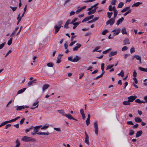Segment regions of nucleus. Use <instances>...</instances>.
I'll use <instances>...</instances> for the list:
<instances>
[{"instance_id":"f8f14e48","label":"nucleus","mask_w":147,"mask_h":147,"mask_svg":"<svg viewBox=\"0 0 147 147\" xmlns=\"http://www.w3.org/2000/svg\"><path fill=\"white\" fill-rule=\"evenodd\" d=\"M60 28L61 27L55 25L54 26V28L55 29V32H54L55 34H56L57 33L60 29Z\"/></svg>"},{"instance_id":"7c9ffc66","label":"nucleus","mask_w":147,"mask_h":147,"mask_svg":"<svg viewBox=\"0 0 147 147\" xmlns=\"http://www.w3.org/2000/svg\"><path fill=\"white\" fill-rule=\"evenodd\" d=\"M105 68V64L104 63H102L101 64V69L102 71V73L103 74H104L105 72L104 71V70Z\"/></svg>"},{"instance_id":"5701e85b","label":"nucleus","mask_w":147,"mask_h":147,"mask_svg":"<svg viewBox=\"0 0 147 147\" xmlns=\"http://www.w3.org/2000/svg\"><path fill=\"white\" fill-rule=\"evenodd\" d=\"M63 21L61 20L58 22L57 24H56L55 25L61 28V25L63 24Z\"/></svg>"},{"instance_id":"603ef678","label":"nucleus","mask_w":147,"mask_h":147,"mask_svg":"<svg viewBox=\"0 0 147 147\" xmlns=\"http://www.w3.org/2000/svg\"><path fill=\"white\" fill-rule=\"evenodd\" d=\"M100 48V46H98L95 48L93 50L92 52H94L95 51H96L98 50V49H99Z\"/></svg>"},{"instance_id":"6e6552de","label":"nucleus","mask_w":147,"mask_h":147,"mask_svg":"<svg viewBox=\"0 0 147 147\" xmlns=\"http://www.w3.org/2000/svg\"><path fill=\"white\" fill-rule=\"evenodd\" d=\"M81 59V57L78 55H76L73 59V62H77Z\"/></svg>"},{"instance_id":"72a5a7b5","label":"nucleus","mask_w":147,"mask_h":147,"mask_svg":"<svg viewBox=\"0 0 147 147\" xmlns=\"http://www.w3.org/2000/svg\"><path fill=\"white\" fill-rule=\"evenodd\" d=\"M123 104L125 105H128L130 104V103L128 100L127 101H124L123 102Z\"/></svg>"},{"instance_id":"9b49d317","label":"nucleus","mask_w":147,"mask_h":147,"mask_svg":"<svg viewBox=\"0 0 147 147\" xmlns=\"http://www.w3.org/2000/svg\"><path fill=\"white\" fill-rule=\"evenodd\" d=\"M49 85L48 84H47L44 85L43 86L42 88L43 92H44L49 87Z\"/></svg>"},{"instance_id":"4468645a","label":"nucleus","mask_w":147,"mask_h":147,"mask_svg":"<svg viewBox=\"0 0 147 147\" xmlns=\"http://www.w3.org/2000/svg\"><path fill=\"white\" fill-rule=\"evenodd\" d=\"M97 8V7H95L93 9L89 11L88 13V15H90L91 14H93L95 12Z\"/></svg>"},{"instance_id":"09e8293b","label":"nucleus","mask_w":147,"mask_h":147,"mask_svg":"<svg viewBox=\"0 0 147 147\" xmlns=\"http://www.w3.org/2000/svg\"><path fill=\"white\" fill-rule=\"evenodd\" d=\"M111 50V49H109L102 52L103 54H106L108 53Z\"/></svg>"},{"instance_id":"423d86ee","label":"nucleus","mask_w":147,"mask_h":147,"mask_svg":"<svg viewBox=\"0 0 147 147\" xmlns=\"http://www.w3.org/2000/svg\"><path fill=\"white\" fill-rule=\"evenodd\" d=\"M135 58H136L137 60H139L140 63H141V57L137 55H134L132 57V60H133Z\"/></svg>"},{"instance_id":"4c0bfd02","label":"nucleus","mask_w":147,"mask_h":147,"mask_svg":"<svg viewBox=\"0 0 147 147\" xmlns=\"http://www.w3.org/2000/svg\"><path fill=\"white\" fill-rule=\"evenodd\" d=\"M119 76H121L123 77L124 75V72L123 70H122L121 72L118 74Z\"/></svg>"},{"instance_id":"0e129e2a","label":"nucleus","mask_w":147,"mask_h":147,"mask_svg":"<svg viewBox=\"0 0 147 147\" xmlns=\"http://www.w3.org/2000/svg\"><path fill=\"white\" fill-rule=\"evenodd\" d=\"M80 113L82 115H85L84 112V111L83 109H81L80 110Z\"/></svg>"},{"instance_id":"0eeeda50","label":"nucleus","mask_w":147,"mask_h":147,"mask_svg":"<svg viewBox=\"0 0 147 147\" xmlns=\"http://www.w3.org/2000/svg\"><path fill=\"white\" fill-rule=\"evenodd\" d=\"M66 117H67L69 119H73L74 120L77 121V120L76 119L74 118L72 116L69 114H66L65 115V116Z\"/></svg>"},{"instance_id":"f257e3e1","label":"nucleus","mask_w":147,"mask_h":147,"mask_svg":"<svg viewBox=\"0 0 147 147\" xmlns=\"http://www.w3.org/2000/svg\"><path fill=\"white\" fill-rule=\"evenodd\" d=\"M22 140L25 142H35L36 139L34 138L25 136L22 139Z\"/></svg>"},{"instance_id":"393cba45","label":"nucleus","mask_w":147,"mask_h":147,"mask_svg":"<svg viewBox=\"0 0 147 147\" xmlns=\"http://www.w3.org/2000/svg\"><path fill=\"white\" fill-rule=\"evenodd\" d=\"M142 2H138L132 5V7H138L140 5L142 4Z\"/></svg>"},{"instance_id":"f3484780","label":"nucleus","mask_w":147,"mask_h":147,"mask_svg":"<svg viewBox=\"0 0 147 147\" xmlns=\"http://www.w3.org/2000/svg\"><path fill=\"white\" fill-rule=\"evenodd\" d=\"M124 45L129 44V40L128 38H126L125 39L123 40Z\"/></svg>"},{"instance_id":"a211bd4d","label":"nucleus","mask_w":147,"mask_h":147,"mask_svg":"<svg viewBox=\"0 0 147 147\" xmlns=\"http://www.w3.org/2000/svg\"><path fill=\"white\" fill-rule=\"evenodd\" d=\"M135 121L137 123H140L142 122L141 119L139 117H136L134 119Z\"/></svg>"},{"instance_id":"69168bd1","label":"nucleus","mask_w":147,"mask_h":147,"mask_svg":"<svg viewBox=\"0 0 147 147\" xmlns=\"http://www.w3.org/2000/svg\"><path fill=\"white\" fill-rule=\"evenodd\" d=\"M68 60L69 61H71L73 62V57L71 56L70 57H69L68 58Z\"/></svg>"},{"instance_id":"aec40b11","label":"nucleus","mask_w":147,"mask_h":147,"mask_svg":"<svg viewBox=\"0 0 147 147\" xmlns=\"http://www.w3.org/2000/svg\"><path fill=\"white\" fill-rule=\"evenodd\" d=\"M37 134L39 135H48L49 134V132H38Z\"/></svg>"},{"instance_id":"e433bc0d","label":"nucleus","mask_w":147,"mask_h":147,"mask_svg":"<svg viewBox=\"0 0 147 147\" xmlns=\"http://www.w3.org/2000/svg\"><path fill=\"white\" fill-rule=\"evenodd\" d=\"M114 65H109L107 66L106 67V70L109 69H111L113 66Z\"/></svg>"},{"instance_id":"37998d69","label":"nucleus","mask_w":147,"mask_h":147,"mask_svg":"<svg viewBox=\"0 0 147 147\" xmlns=\"http://www.w3.org/2000/svg\"><path fill=\"white\" fill-rule=\"evenodd\" d=\"M89 18H88V17H87L85 18L82 22H84L86 21H87L89 20Z\"/></svg>"},{"instance_id":"39448f33","label":"nucleus","mask_w":147,"mask_h":147,"mask_svg":"<svg viewBox=\"0 0 147 147\" xmlns=\"http://www.w3.org/2000/svg\"><path fill=\"white\" fill-rule=\"evenodd\" d=\"M136 98L137 96H131L128 97V101L130 102H132L134 101Z\"/></svg>"},{"instance_id":"6ab92c4d","label":"nucleus","mask_w":147,"mask_h":147,"mask_svg":"<svg viewBox=\"0 0 147 147\" xmlns=\"http://www.w3.org/2000/svg\"><path fill=\"white\" fill-rule=\"evenodd\" d=\"M130 6H129L127 7H126L124 8L121 11V12L122 13H123V12L126 11H127L128 10H129V9H130Z\"/></svg>"},{"instance_id":"dca6fc26","label":"nucleus","mask_w":147,"mask_h":147,"mask_svg":"<svg viewBox=\"0 0 147 147\" xmlns=\"http://www.w3.org/2000/svg\"><path fill=\"white\" fill-rule=\"evenodd\" d=\"M142 134V130L138 131L137 132L136 137V138H138L141 136Z\"/></svg>"},{"instance_id":"774afa93","label":"nucleus","mask_w":147,"mask_h":147,"mask_svg":"<svg viewBox=\"0 0 147 147\" xmlns=\"http://www.w3.org/2000/svg\"><path fill=\"white\" fill-rule=\"evenodd\" d=\"M112 6L111 5H110L109 6V10L110 11H113V9Z\"/></svg>"},{"instance_id":"680f3d73","label":"nucleus","mask_w":147,"mask_h":147,"mask_svg":"<svg viewBox=\"0 0 147 147\" xmlns=\"http://www.w3.org/2000/svg\"><path fill=\"white\" fill-rule=\"evenodd\" d=\"M128 125H133L134 123L131 121H128L127 123Z\"/></svg>"},{"instance_id":"20e7f679","label":"nucleus","mask_w":147,"mask_h":147,"mask_svg":"<svg viewBox=\"0 0 147 147\" xmlns=\"http://www.w3.org/2000/svg\"><path fill=\"white\" fill-rule=\"evenodd\" d=\"M121 29L120 28H118L116 30H114L111 32H114L113 33V36L118 35L120 33Z\"/></svg>"},{"instance_id":"c756f323","label":"nucleus","mask_w":147,"mask_h":147,"mask_svg":"<svg viewBox=\"0 0 147 147\" xmlns=\"http://www.w3.org/2000/svg\"><path fill=\"white\" fill-rule=\"evenodd\" d=\"M89 136L85 137V141H84L88 145L89 144Z\"/></svg>"},{"instance_id":"338daca9","label":"nucleus","mask_w":147,"mask_h":147,"mask_svg":"<svg viewBox=\"0 0 147 147\" xmlns=\"http://www.w3.org/2000/svg\"><path fill=\"white\" fill-rule=\"evenodd\" d=\"M139 125L138 123L136 124V125H133L132 127L133 128H136Z\"/></svg>"},{"instance_id":"c85d7f7f","label":"nucleus","mask_w":147,"mask_h":147,"mask_svg":"<svg viewBox=\"0 0 147 147\" xmlns=\"http://www.w3.org/2000/svg\"><path fill=\"white\" fill-rule=\"evenodd\" d=\"M121 32L123 34H127L126 31V29L125 28H124L122 29Z\"/></svg>"},{"instance_id":"c03bdc74","label":"nucleus","mask_w":147,"mask_h":147,"mask_svg":"<svg viewBox=\"0 0 147 147\" xmlns=\"http://www.w3.org/2000/svg\"><path fill=\"white\" fill-rule=\"evenodd\" d=\"M108 32V31L107 30H105L102 32V34L103 35H105Z\"/></svg>"},{"instance_id":"13d9d810","label":"nucleus","mask_w":147,"mask_h":147,"mask_svg":"<svg viewBox=\"0 0 147 147\" xmlns=\"http://www.w3.org/2000/svg\"><path fill=\"white\" fill-rule=\"evenodd\" d=\"M20 13H19L18 16L17 18V19L18 20H20V21L22 19V18H21V17H20Z\"/></svg>"},{"instance_id":"c9c22d12","label":"nucleus","mask_w":147,"mask_h":147,"mask_svg":"<svg viewBox=\"0 0 147 147\" xmlns=\"http://www.w3.org/2000/svg\"><path fill=\"white\" fill-rule=\"evenodd\" d=\"M113 12H108L107 13V17L109 18H111V16H112L113 14Z\"/></svg>"},{"instance_id":"864d4df0","label":"nucleus","mask_w":147,"mask_h":147,"mask_svg":"<svg viewBox=\"0 0 147 147\" xmlns=\"http://www.w3.org/2000/svg\"><path fill=\"white\" fill-rule=\"evenodd\" d=\"M135 52V49L133 47H132L130 49V53H132L133 52Z\"/></svg>"},{"instance_id":"a18cd8bd","label":"nucleus","mask_w":147,"mask_h":147,"mask_svg":"<svg viewBox=\"0 0 147 147\" xmlns=\"http://www.w3.org/2000/svg\"><path fill=\"white\" fill-rule=\"evenodd\" d=\"M47 65L49 67H52L53 66V64L52 63L49 62L47 63Z\"/></svg>"},{"instance_id":"473e14b6","label":"nucleus","mask_w":147,"mask_h":147,"mask_svg":"<svg viewBox=\"0 0 147 147\" xmlns=\"http://www.w3.org/2000/svg\"><path fill=\"white\" fill-rule=\"evenodd\" d=\"M124 3L122 2H120L118 4V6L117 7L118 8H122L123 6L124 5Z\"/></svg>"},{"instance_id":"49530a36","label":"nucleus","mask_w":147,"mask_h":147,"mask_svg":"<svg viewBox=\"0 0 147 147\" xmlns=\"http://www.w3.org/2000/svg\"><path fill=\"white\" fill-rule=\"evenodd\" d=\"M117 2V0H112L111 2V4L114 5H115Z\"/></svg>"},{"instance_id":"a878e982","label":"nucleus","mask_w":147,"mask_h":147,"mask_svg":"<svg viewBox=\"0 0 147 147\" xmlns=\"http://www.w3.org/2000/svg\"><path fill=\"white\" fill-rule=\"evenodd\" d=\"M117 52L116 51H112L111 52L109 55V57H111L113 56L117 55Z\"/></svg>"},{"instance_id":"ea45409f","label":"nucleus","mask_w":147,"mask_h":147,"mask_svg":"<svg viewBox=\"0 0 147 147\" xmlns=\"http://www.w3.org/2000/svg\"><path fill=\"white\" fill-rule=\"evenodd\" d=\"M131 9H129L125 13H124L123 14L124 16H126L128 14L130 13L131 12Z\"/></svg>"},{"instance_id":"4be33fe9","label":"nucleus","mask_w":147,"mask_h":147,"mask_svg":"<svg viewBox=\"0 0 147 147\" xmlns=\"http://www.w3.org/2000/svg\"><path fill=\"white\" fill-rule=\"evenodd\" d=\"M36 79H34L33 80L28 82V85L30 86V85H32L34 83H36Z\"/></svg>"},{"instance_id":"2f4dec72","label":"nucleus","mask_w":147,"mask_h":147,"mask_svg":"<svg viewBox=\"0 0 147 147\" xmlns=\"http://www.w3.org/2000/svg\"><path fill=\"white\" fill-rule=\"evenodd\" d=\"M26 89V88H24L19 90L17 92V94H19L23 92Z\"/></svg>"},{"instance_id":"bf43d9fd","label":"nucleus","mask_w":147,"mask_h":147,"mask_svg":"<svg viewBox=\"0 0 147 147\" xmlns=\"http://www.w3.org/2000/svg\"><path fill=\"white\" fill-rule=\"evenodd\" d=\"M10 7L12 10L13 11H15L17 9V7H13L12 6H10Z\"/></svg>"},{"instance_id":"ddd939ff","label":"nucleus","mask_w":147,"mask_h":147,"mask_svg":"<svg viewBox=\"0 0 147 147\" xmlns=\"http://www.w3.org/2000/svg\"><path fill=\"white\" fill-rule=\"evenodd\" d=\"M124 20V18L123 17H122L120 18L118 20H117L116 23V24L118 25L122 23Z\"/></svg>"},{"instance_id":"f704fd0d","label":"nucleus","mask_w":147,"mask_h":147,"mask_svg":"<svg viewBox=\"0 0 147 147\" xmlns=\"http://www.w3.org/2000/svg\"><path fill=\"white\" fill-rule=\"evenodd\" d=\"M16 145L15 147H18L20 145V142L18 139L16 141Z\"/></svg>"},{"instance_id":"8fccbe9b","label":"nucleus","mask_w":147,"mask_h":147,"mask_svg":"<svg viewBox=\"0 0 147 147\" xmlns=\"http://www.w3.org/2000/svg\"><path fill=\"white\" fill-rule=\"evenodd\" d=\"M129 131L130 132L129 133V135H132L134 134V131L133 129H130Z\"/></svg>"},{"instance_id":"6e6d98bb","label":"nucleus","mask_w":147,"mask_h":147,"mask_svg":"<svg viewBox=\"0 0 147 147\" xmlns=\"http://www.w3.org/2000/svg\"><path fill=\"white\" fill-rule=\"evenodd\" d=\"M145 69L144 68L139 67H138V69L140 71H145Z\"/></svg>"},{"instance_id":"cd10ccee","label":"nucleus","mask_w":147,"mask_h":147,"mask_svg":"<svg viewBox=\"0 0 147 147\" xmlns=\"http://www.w3.org/2000/svg\"><path fill=\"white\" fill-rule=\"evenodd\" d=\"M80 22H75L74 23L72 24L74 25L73 28V29H75L76 27L78 25L80 24Z\"/></svg>"},{"instance_id":"052dcab7","label":"nucleus","mask_w":147,"mask_h":147,"mask_svg":"<svg viewBox=\"0 0 147 147\" xmlns=\"http://www.w3.org/2000/svg\"><path fill=\"white\" fill-rule=\"evenodd\" d=\"M135 102L138 103H141V100L139 99H137L135 100Z\"/></svg>"},{"instance_id":"b1692460","label":"nucleus","mask_w":147,"mask_h":147,"mask_svg":"<svg viewBox=\"0 0 147 147\" xmlns=\"http://www.w3.org/2000/svg\"><path fill=\"white\" fill-rule=\"evenodd\" d=\"M24 106H18L17 107V108L16 109V110L17 111H20L23 109H24Z\"/></svg>"},{"instance_id":"79ce46f5","label":"nucleus","mask_w":147,"mask_h":147,"mask_svg":"<svg viewBox=\"0 0 147 147\" xmlns=\"http://www.w3.org/2000/svg\"><path fill=\"white\" fill-rule=\"evenodd\" d=\"M113 13H114V18H115L117 17V13H118L117 10L113 11Z\"/></svg>"},{"instance_id":"58836bf2","label":"nucleus","mask_w":147,"mask_h":147,"mask_svg":"<svg viewBox=\"0 0 147 147\" xmlns=\"http://www.w3.org/2000/svg\"><path fill=\"white\" fill-rule=\"evenodd\" d=\"M13 38H11L7 42V44L8 45H10L12 43V41Z\"/></svg>"},{"instance_id":"7ed1b4c3","label":"nucleus","mask_w":147,"mask_h":147,"mask_svg":"<svg viewBox=\"0 0 147 147\" xmlns=\"http://www.w3.org/2000/svg\"><path fill=\"white\" fill-rule=\"evenodd\" d=\"M94 128L95 133L96 135H98V129L97 121H95L94 122Z\"/></svg>"},{"instance_id":"3c124183","label":"nucleus","mask_w":147,"mask_h":147,"mask_svg":"<svg viewBox=\"0 0 147 147\" xmlns=\"http://www.w3.org/2000/svg\"><path fill=\"white\" fill-rule=\"evenodd\" d=\"M103 74L102 73L100 75L97 76V77H96V78H95L94 79V80H97V79L99 78L102 77V76L103 75V74Z\"/></svg>"},{"instance_id":"9d476101","label":"nucleus","mask_w":147,"mask_h":147,"mask_svg":"<svg viewBox=\"0 0 147 147\" xmlns=\"http://www.w3.org/2000/svg\"><path fill=\"white\" fill-rule=\"evenodd\" d=\"M42 126V125L36 126L34 127V131L35 132L37 133L39 131V129L40 127Z\"/></svg>"},{"instance_id":"f03ea898","label":"nucleus","mask_w":147,"mask_h":147,"mask_svg":"<svg viewBox=\"0 0 147 147\" xmlns=\"http://www.w3.org/2000/svg\"><path fill=\"white\" fill-rule=\"evenodd\" d=\"M115 20V19L114 18H112L109 20H108L106 22V25L110 24L111 26L114 23Z\"/></svg>"},{"instance_id":"bb28decb","label":"nucleus","mask_w":147,"mask_h":147,"mask_svg":"<svg viewBox=\"0 0 147 147\" xmlns=\"http://www.w3.org/2000/svg\"><path fill=\"white\" fill-rule=\"evenodd\" d=\"M70 22V20H67L64 25L65 28L66 29H67L69 28V27H68V25L69 24V23Z\"/></svg>"},{"instance_id":"1a4fd4ad","label":"nucleus","mask_w":147,"mask_h":147,"mask_svg":"<svg viewBox=\"0 0 147 147\" xmlns=\"http://www.w3.org/2000/svg\"><path fill=\"white\" fill-rule=\"evenodd\" d=\"M77 45V46L73 48V51H77L78 49L80 48L81 46V45L80 44L77 43L76 44Z\"/></svg>"},{"instance_id":"2eb2a0df","label":"nucleus","mask_w":147,"mask_h":147,"mask_svg":"<svg viewBox=\"0 0 147 147\" xmlns=\"http://www.w3.org/2000/svg\"><path fill=\"white\" fill-rule=\"evenodd\" d=\"M57 111L59 113L61 114L63 116H65V115H66V114L65 113L64 110L63 109L58 110Z\"/></svg>"},{"instance_id":"e2e57ef3","label":"nucleus","mask_w":147,"mask_h":147,"mask_svg":"<svg viewBox=\"0 0 147 147\" xmlns=\"http://www.w3.org/2000/svg\"><path fill=\"white\" fill-rule=\"evenodd\" d=\"M25 120V118H23L21 120V121H20V124H21V125L23 123L24 121Z\"/></svg>"},{"instance_id":"5fc2aeb1","label":"nucleus","mask_w":147,"mask_h":147,"mask_svg":"<svg viewBox=\"0 0 147 147\" xmlns=\"http://www.w3.org/2000/svg\"><path fill=\"white\" fill-rule=\"evenodd\" d=\"M128 49L127 47L126 46H125L123 47L122 49V51H126Z\"/></svg>"},{"instance_id":"de8ad7c7","label":"nucleus","mask_w":147,"mask_h":147,"mask_svg":"<svg viewBox=\"0 0 147 147\" xmlns=\"http://www.w3.org/2000/svg\"><path fill=\"white\" fill-rule=\"evenodd\" d=\"M78 19V18H75L74 19H73L71 22L70 23V24H73V23H75V22H76Z\"/></svg>"},{"instance_id":"412c9836","label":"nucleus","mask_w":147,"mask_h":147,"mask_svg":"<svg viewBox=\"0 0 147 147\" xmlns=\"http://www.w3.org/2000/svg\"><path fill=\"white\" fill-rule=\"evenodd\" d=\"M49 124H45L41 128V129L43 130L46 129L49 127Z\"/></svg>"},{"instance_id":"a19ab883","label":"nucleus","mask_w":147,"mask_h":147,"mask_svg":"<svg viewBox=\"0 0 147 147\" xmlns=\"http://www.w3.org/2000/svg\"><path fill=\"white\" fill-rule=\"evenodd\" d=\"M38 101L35 102L33 103V106H36L35 107L37 108L38 105Z\"/></svg>"},{"instance_id":"4d7b16f0","label":"nucleus","mask_w":147,"mask_h":147,"mask_svg":"<svg viewBox=\"0 0 147 147\" xmlns=\"http://www.w3.org/2000/svg\"><path fill=\"white\" fill-rule=\"evenodd\" d=\"M5 44V42H4L1 44L0 45V49L3 48V47L4 46Z\"/></svg>"}]
</instances>
